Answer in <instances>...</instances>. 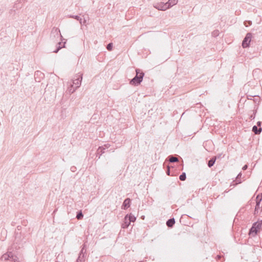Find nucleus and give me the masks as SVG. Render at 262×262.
Returning <instances> with one entry per match:
<instances>
[{
	"mask_svg": "<svg viewBox=\"0 0 262 262\" xmlns=\"http://www.w3.org/2000/svg\"><path fill=\"white\" fill-rule=\"evenodd\" d=\"M215 157H217V159L220 158L221 157V154H219V155L215 156Z\"/></svg>",
	"mask_w": 262,
	"mask_h": 262,
	"instance_id": "obj_33",
	"label": "nucleus"
},
{
	"mask_svg": "<svg viewBox=\"0 0 262 262\" xmlns=\"http://www.w3.org/2000/svg\"><path fill=\"white\" fill-rule=\"evenodd\" d=\"M43 75V74L39 71H37L36 72H35V75L38 76V75Z\"/></svg>",
	"mask_w": 262,
	"mask_h": 262,
	"instance_id": "obj_26",
	"label": "nucleus"
},
{
	"mask_svg": "<svg viewBox=\"0 0 262 262\" xmlns=\"http://www.w3.org/2000/svg\"><path fill=\"white\" fill-rule=\"evenodd\" d=\"M82 79V74L78 76L76 79L73 80V85H75V89L79 88L81 84V82Z\"/></svg>",
	"mask_w": 262,
	"mask_h": 262,
	"instance_id": "obj_8",
	"label": "nucleus"
},
{
	"mask_svg": "<svg viewBox=\"0 0 262 262\" xmlns=\"http://www.w3.org/2000/svg\"><path fill=\"white\" fill-rule=\"evenodd\" d=\"M171 168V166H170L169 165H168L167 166V169H166V174L168 176H170V169Z\"/></svg>",
	"mask_w": 262,
	"mask_h": 262,
	"instance_id": "obj_23",
	"label": "nucleus"
},
{
	"mask_svg": "<svg viewBox=\"0 0 262 262\" xmlns=\"http://www.w3.org/2000/svg\"><path fill=\"white\" fill-rule=\"evenodd\" d=\"M83 250H84V248H83L81 250V251H80V253H79V255H80V256H82V258H83V257H84Z\"/></svg>",
	"mask_w": 262,
	"mask_h": 262,
	"instance_id": "obj_25",
	"label": "nucleus"
},
{
	"mask_svg": "<svg viewBox=\"0 0 262 262\" xmlns=\"http://www.w3.org/2000/svg\"><path fill=\"white\" fill-rule=\"evenodd\" d=\"M261 122L260 121H258L257 122V125L256 126H258L259 127H261L260 126H261Z\"/></svg>",
	"mask_w": 262,
	"mask_h": 262,
	"instance_id": "obj_31",
	"label": "nucleus"
},
{
	"mask_svg": "<svg viewBox=\"0 0 262 262\" xmlns=\"http://www.w3.org/2000/svg\"><path fill=\"white\" fill-rule=\"evenodd\" d=\"M144 76V73L143 71L139 69H136V75L130 80L129 83L134 86L139 85L142 81Z\"/></svg>",
	"mask_w": 262,
	"mask_h": 262,
	"instance_id": "obj_2",
	"label": "nucleus"
},
{
	"mask_svg": "<svg viewBox=\"0 0 262 262\" xmlns=\"http://www.w3.org/2000/svg\"><path fill=\"white\" fill-rule=\"evenodd\" d=\"M251 38L252 34L251 33H248L242 42V46L244 48H246L250 46Z\"/></svg>",
	"mask_w": 262,
	"mask_h": 262,
	"instance_id": "obj_5",
	"label": "nucleus"
},
{
	"mask_svg": "<svg viewBox=\"0 0 262 262\" xmlns=\"http://www.w3.org/2000/svg\"><path fill=\"white\" fill-rule=\"evenodd\" d=\"M166 161H168L169 163H174L178 161V159L173 155H170L167 157Z\"/></svg>",
	"mask_w": 262,
	"mask_h": 262,
	"instance_id": "obj_12",
	"label": "nucleus"
},
{
	"mask_svg": "<svg viewBox=\"0 0 262 262\" xmlns=\"http://www.w3.org/2000/svg\"><path fill=\"white\" fill-rule=\"evenodd\" d=\"M217 159V157H212L207 163L208 166L209 168H211L214 164L216 160Z\"/></svg>",
	"mask_w": 262,
	"mask_h": 262,
	"instance_id": "obj_10",
	"label": "nucleus"
},
{
	"mask_svg": "<svg viewBox=\"0 0 262 262\" xmlns=\"http://www.w3.org/2000/svg\"><path fill=\"white\" fill-rule=\"evenodd\" d=\"M179 179L181 181H184L186 179V174L185 172H182L181 174L179 176Z\"/></svg>",
	"mask_w": 262,
	"mask_h": 262,
	"instance_id": "obj_19",
	"label": "nucleus"
},
{
	"mask_svg": "<svg viewBox=\"0 0 262 262\" xmlns=\"http://www.w3.org/2000/svg\"><path fill=\"white\" fill-rule=\"evenodd\" d=\"M154 7L157 9L161 11H165L168 9V6L166 5V3L164 2L156 3L154 5Z\"/></svg>",
	"mask_w": 262,
	"mask_h": 262,
	"instance_id": "obj_6",
	"label": "nucleus"
},
{
	"mask_svg": "<svg viewBox=\"0 0 262 262\" xmlns=\"http://www.w3.org/2000/svg\"><path fill=\"white\" fill-rule=\"evenodd\" d=\"M131 204V199L129 198H126L123 201V203L122 205L121 208L124 210L127 209L129 208Z\"/></svg>",
	"mask_w": 262,
	"mask_h": 262,
	"instance_id": "obj_9",
	"label": "nucleus"
},
{
	"mask_svg": "<svg viewBox=\"0 0 262 262\" xmlns=\"http://www.w3.org/2000/svg\"><path fill=\"white\" fill-rule=\"evenodd\" d=\"M259 208H260V205H259V204H256L255 209L256 210H259Z\"/></svg>",
	"mask_w": 262,
	"mask_h": 262,
	"instance_id": "obj_28",
	"label": "nucleus"
},
{
	"mask_svg": "<svg viewBox=\"0 0 262 262\" xmlns=\"http://www.w3.org/2000/svg\"><path fill=\"white\" fill-rule=\"evenodd\" d=\"M258 210H256V209H255V210H254V215H256V214H258Z\"/></svg>",
	"mask_w": 262,
	"mask_h": 262,
	"instance_id": "obj_32",
	"label": "nucleus"
},
{
	"mask_svg": "<svg viewBox=\"0 0 262 262\" xmlns=\"http://www.w3.org/2000/svg\"><path fill=\"white\" fill-rule=\"evenodd\" d=\"M86 23V19H85V18H84L83 20H82V25H85Z\"/></svg>",
	"mask_w": 262,
	"mask_h": 262,
	"instance_id": "obj_30",
	"label": "nucleus"
},
{
	"mask_svg": "<svg viewBox=\"0 0 262 262\" xmlns=\"http://www.w3.org/2000/svg\"><path fill=\"white\" fill-rule=\"evenodd\" d=\"M175 224V220L174 218H170L168 219L166 222V225L169 228L173 227Z\"/></svg>",
	"mask_w": 262,
	"mask_h": 262,
	"instance_id": "obj_11",
	"label": "nucleus"
},
{
	"mask_svg": "<svg viewBox=\"0 0 262 262\" xmlns=\"http://www.w3.org/2000/svg\"><path fill=\"white\" fill-rule=\"evenodd\" d=\"M82 258H83L81 257V256H80V255H79V256H78V258L77 259L76 262H82Z\"/></svg>",
	"mask_w": 262,
	"mask_h": 262,
	"instance_id": "obj_24",
	"label": "nucleus"
},
{
	"mask_svg": "<svg viewBox=\"0 0 262 262\" xmlns=\"http://www.w3.org/2000/svg\"><path fill=\"white\" fill-rule=\"evenodd\" d=\"M108 148L106 145H104L103 146H100L98 148L96 152V157H98L99 159L100 156L105 152V150Z\"/></svg>",
	"mask_w": 262,
	"mask_h": 262,
	"instance_id": "obj_7",
	"label": "nucleus"
},
{
	"mask_svg": "<svg viewBox=\"0 0 262 262\" xmlns=\"http://www.w3.org/2000/svg\"><path fill=\"white\" fill-rule=\"evenodd\" d=\"M58 45H59L58 47H57L55 51H54V53H57L58 52V51L62 48L61 47V42H58Z\"/></svg>",
	"mask_w": 262,
	"mask_h": 262,
	"instance_id": "obj_22",
	"label": "nucleus"
},
{
	"mask_svg": "<svg viewBox=\"0 0 262 262\" xmlns=\"http://www.w3.org/2000/svg\"><path fill=\"white\" fill-rule=\"evenodd\" d=\"M136 217L132 213L127 214L123 221L121 227L124 229L127 228L130 224L131 222H135Z\"/></svg>",
	"mask_w": 262,
	"mask_h": 262,
	"instance_id": "obj_3",
	"label": "nucleus"
},
{
	"mask_svg": "<svg viewBox=\"0 0 262 262\" xmlns=\"http://www.w3.org/2000/svg\"><path fill=\"white\" fill-rule=\"evenodd\" d=\"M247 168H248V165H245L243 167L242 169H243V170H246Z\"/></svg>",
	"mask_w": 262,
	"mask_h": 262,
	"instance_id": "obj_29",
	"label": "nucleus"
},
{
	"mask_svg": "<svg viewBox=\"0 0 262 262\" xmlns=\"http://www.w3.org/2000/svg\"><path fill=\"white\" fill-rule=\"evenodd\" d=\"M76 169H77V168H76V167L75 166H72V167H71V169H71V170L72 172H75V171H76Z\"/></svg>",
	"mask_w": 262,
	"mask_h": 262,
	"instance_id": "obj_27",
	"label": "nucleus"
},
{
	"mask_svg": "<svg viewBox=\"0 0 262 262\" xmlns=\"http://www.w3.org/2000/svg\"><path fill=\"white\" fill-rule=\"evenodd\" d=\"M69 17L74 18V19L78 20L79 21V23L81 25H82V18H80L79 16H78V15H70L69 16Z\"/></svg>",
	"mask_w": 262,
	"mask_h": 262,
	"instance_id": "obj_16",
	"label": "nucleus"
},
{
	"mask_svg": "<svg viewBox=\"0 0 262 262\" xmlns=\"http://www.w3.org/2000/svg\"><path fill=\"white\" fill-rule=\"evenodd\" d=\"M178 2V0H168L167 2L166 3V5L168 6V9L172 7L173 6L176 5Z\"/></svg>",
	"mask_w": 262,
	"mask_h": 262,
	"instance_id": "obj_14",
	"label": "nucleus"
},
{
	"mask_svg": "<svg viewBox=\"0 0 262 262\" xmlns=\"http://www.w3.org/2000/svg\"><path fill=\"white\" fill-rule=\"evenodd\" d=\"M262 200V193L258 194L256 198V204H260V202Z\"/></svg>",
	"mask_w": 262,
	"mask_h": 262,
	"instance_id": "obj_17",
	"label": "nucleus"
},
{
	"mask_svg": "<svg viewBox=\"0 0 262 262\" xmlns=\"http://www.w3.org/2000/svg\"><path fill=\"white\" fill-rule=\"evenodd\" d=\"M262 128L261 127H258L256 125H254L252 127V132L254 133L255 134L258 135L261 132Z\"/></svg>",
	"mask_w": 262,
	"mask_h": 262,
	"instance_id": "obj_13",
	"label": "nucleus"
},
{
	"mask_svg": "<svg viewBox=\"0 0 262 262\" xmlns=\"http://www.w3.org/2000/svg\"><path fill=\"white\" fill-rule=\"evenodd\" d=\"M59 33H60V30L56 28H53L51 31V35H53L54 36L55 35L58 36Z\"/></svg>",
	"mask_w": 262,
	"mask_h": 262,
	"instance_id": "obj_15",
	"label": "nucleus"
},
{
	"mask_svg": "<svg viewBox=\"0 0 262 262\" xmlns=\"http://www.w3.org/2000/svg\"><path fill=\"white\" fill-rule=\"evenodd\" d=\"M113 44L112 42H110L109 43L107 46H106V49L108 51H111L113 49Z\"/></svg>",
	"mask_w": 262,
	"mask_h": 262,
	"instance_id": "obj_21",
	"label": "nucleus"
},
{
	"mask_svg": "<svg viewBox=\"0 0 262 262\" xmlns=\"http://www.w3.org/2000/svg\"><path fill=\"white\" fill-rule=\"evenodd\" d=\"M83 217V214L81 211H78L77 212L76 218L78 220H81Z\"/></svg>",
	"mask_w": 262,
	"mask_h": 262,
	"instance_id": "obj_18",
	"label": "nucleus"
},
{
	"mask_svg": "<svg viewBox=\"0 0 262 262\" xmlns=\"http://www.w3.org/2000/svg\"><path fill=\"white\" fill-rule=\"evenodd\" d=\"M249 23H250V24H251V23H251V21H249Z\"/></svg>",
	"mask_w": 262,
	"mask_h": 262,
	"instance_id": "obj_34",
	"label": "nucleus"
},
{
	"mask_svg": "<svg viewBox=\"0 0 262 262\" xmlns=\"http://www.w3.org/2000/svg\"><path fill=\"white\" fill-rule=\"evenodd\" d=\"M65 43H66V41H64V42H63L64 45H65ZM63 47H64V46H63Z\"/></svg>",
	"mask_w": 262,
	"mask_h": 262,
	"instance_id": "obj_35",
	"label": "nucleus"
},
{
	"mask_svg": "<svg viewBox=\"0 0 262 262\" xmlns=\"http://www.w3.org/2000/svg\"><path fill=\"white\" fill-rule=\"evenodd\" d=\"M261 229H262L261 224L259 223V220H258L252 224V227L249 230V235L254 237L258 234Z\"/></svg>",
	"mask_w": 262,
	"mask_h": 262,
	"instance_id": "obj_4",
	"label": "nucleus"
},
{
	"mask_svg": "<svg viewBox=\"0 0 262 262\" xmlns=\"http://www.w3.org/2000/svg\"><path fill=\"white\" fill-rule=\"evenodd\" d=\"M242 175V173L240 172L237 174V176L236 178V181L237 184H239V183H242V182L240 180V179L241 178Z\"/></svg>",
	"mask_w": 262,
	"mask_h": 262,
	"instance_id": "obj_20",
	"label": "nucleus"
},
{
	"mask_svg": "<svg viewBox=\"0 0 262 262\" xmlns=\"http://www.w3.org/2000/svg\"><path fill=\"white\" fill-rule=\"evenodd\" d=\"M17 243H14L12 245L11 247L8 249V252L2 256V260H9L10 262H19L15 253V251L20 248L18 247L17 248Z\"/></svg>",
	"mask_w": 262,
	"mask_h": 262,
	"instance_id": "obj_1",
	"label": "nucleus"
}]
</instances>
